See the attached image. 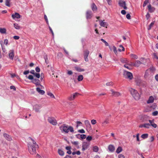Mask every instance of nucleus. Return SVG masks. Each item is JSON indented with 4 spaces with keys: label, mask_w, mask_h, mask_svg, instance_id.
<instances>
[{
    "label": "nucleus",
    "mask_w": 158,
    "mask_h": 158,
    "mask_svg": "<svg viewBox=\"0 0 158 158\" xmlns=\"http://www.w3.org/2000/svg\"><path fill=\"white\" fill-rule=\"evenodd\" d=\"M30 142L28 143V151L31 154L34 155L36 153V148H39L38 145L33 139L29 137L28 138Z\"/></svg>",
    "instance_id": "1"
},
{
    "label": "nucleus",
    "mask_w": 158,
    "mask_h": 158,
    "mask_svg": "<svg viewBox=\"0 0 158 158\" xmlns=\"http://www.w3.org/2000/svg\"><path fill=\"white\" fill-rule=\"evenodd\" d=\"M59 128L62 132H64L66 133H68L69 131L73 133L74 131L73 128L72 126H69L65 124H63L59 127Z\"/></svg>",
    "instance_id": "2"
},
{
    "label": "nucleus",
    "mask_w": 158,
    "mask_h": 158,
    "mask_svg": "<svg viewBox=\"0 0 158 158\" xmlns=\"http://www.w3.org/2000/svg\"><path fill=\"white\" fill-rule=\"evenodd\" d=\"M129 91L132 97L135 100H138L139 99L140 95L137 90L131 88L129 89Z\"/></svg>",
    "instance_id": "3"
},
{
    "label": "nucleus",
    "mask_w": 158,
    "mask_h": 158,
    "mask_svg": "<svg viewBox=\"0 0 158 158\" xmlns=\"http://www.w3.org/2000/svg\"><path fill=\"white\" fill-rule=\"evenodd\" d=\"M26 77L29 80H32V82L35 84L36 86L40 85V81L37 79H34L33 76L29 75L28 77L26 76Z\"/></svg>",
    "instance_id": "4"
},
{
    "label": "nucleus",
    "mask_w": 158,
    "mask_h": 158,
    "mask_svg": "<svg viewBox=\"0 0 158 158\" xmlns=\"http://www.w3.org/2000/svg\"><path fill=\"white\" fill-rule=\"evenodd\" d=\"M123 75L125 78H128L130 80H131L133 78L132 74L127 71H124Z\"/></svg>",
    "instance_id": "5"
},
{
    "label": "nucleus",
    "mask_w": 158,
    "mask_h": 158,
    "mask_svg": "<svg viewBox=\"0 0 158 158\" xmlns=\"http://www.w3.org/2000/svg\"><path fill=\"white\" fill-rule=\"evenodd\" d=\"M48 120L49 123L53 125H56L57 124L56 120L53 117H48Z\"/></svg>",
    "instance_id": "6"
},
{
    "label": "nucleus",
    "mask_w": 158,
    "mask_h": 158,
    "mask_svg": "<svg viewBox=\"0 0 158 158\" xmlns=\"http://www.w3.org/2000/svg\"><path fill=\"white\" fill-rule=\"evenodd\" d=\"M118 4L120 6L123 7L124 9L127 10V8L126 6V3L125 1L122 0H119Z\"/></svg>",
    "instance_id": "7"
},
{
    "label": "nucleus",
    "mask_w": 158,
    "mask_h": 158,
    "mask_svg": "<svg viewBox=\"0 0 158 158\" xmlns=\"http://www.w3.org/2000/svg\"><path fill=\"white\" fill-rule=\"evenodd\" d=\"M79 95V94L77 93H75L72 94H71L70 96H69L68 98V99L69 101L73 100Z\"/></svg>",
    "instance_id": "8"
},
{
    "label": "nucleus",
    "mask_w": 158,
    "mask_h": 158,
    "mask_svg": "<svg viewBox=\"0 0 158 158\" xmlns=\"http://www.w3.org/2000/svg\"><path fill=\"white\" fill-rule=\"evenodd\" d=\"M89 53V51L87 50H85L84 51V58L86 62H87L89 60L88 57Z\"/></svg>",
    "instance_id": "9"
},
{
    "label": "nucleus",
    "mask_w": 158,
    "mask_h": 158,
    "mask_svg": "<svg viewBox=\"0 0 158 158\" xmlns=\"http://www.w3.org/2000/svg\"><path fill=\"white\" fill-rule=\"evenodd\" d=\"M142 62L139 60H136L134 63L131 62V65L134 66L135 67H138L142 64Z\"/></svg>",
    "instance_id": "10"
},
{
    "label": "nucleus",
    "mask_w": 158,
    "mask_h": 158,
    "mask_svg": "<svg viewBox=\"0 0 158 158\" xmlns=\"http://www.w3.org/2000/svg\"><path fill=\"white\" fill-rule=\"evenodd\" d=\"M93 16V14L92 11L87 10L86 13V18L87 19H91Z\"/></svg>",
    "instance_id": "11"
},
{
    "label": "nucleus",
    "mask_w": 158,
    "mask_h": 158,
    "mask_svg": "<svg viewBox=\"0 0 158 158\" xmlns=\"http://www.w3.org/2000/svg\"><path fill=\"white\" fill-rule=\"evenodd\" d=\"M41 108V106L40 105L36 104L33 106V109L36 112L39 111V110Z\"/></svg>",
    "instance_id": "12"
},
{
    "label": "nucleus",
    "mask_w": 158,
    "mask_h": 158,
    "mask_svg": "<svg viewBox=\"0 0 158 158\" xmlns=\"http://www.w3.org/2000/svg\"><path fill=\"white\" fill-rule=\"evenodd\" d=\"M111 94L115 97H118L121 95V94L118 92L114 91L113 89L110 90Z\"/></svg>",
    "instance_id": "13"
},
{
    "label": "nucleus",
    "mask_w": 158,
    "mask_h": 158,
    "mask_svg": "<svg viewBox=\"0 0 158 158\" xmlns=\"http://www.w3.org/2000/svg\"><path fill=\"white\" fill-rule=\"evenodd\" d=\"M89 144L87 143H84L82 144L81 150L82 151H84L86 150L89 147Z\"/></svg>",
    "instance_id": "14"
},
{
    "label": "nucleus",
    "mask_w": 158,
    "mask_h": 158,
    "mask_svg": "<svg viewBox=\"0 0 158 158\" xmlns=\"http://www.w3.org/2000/svg\"><path fill=\"white\" fill-rule=\"evenodd\" d=\"M3 136L8 141H10L12 140V138L11 136L7 134H4Z\"/></svg>",
    "instance_id": "15"
},
{
    "label": "nucleus",
    "mask_w": 158,
    "mask_h": 158,
    "mask_svg": "<svg viewBox=\"0 0 158 158\" xmlns=\"http://www.w3.org/2000/svg\"><path fill=\"white\" fill-rule=\"evenodd\" d=\"M9 58L11 60H13L14 57V51L13 50H10L9 54Z\"/></svg>",
    "instance_id": "16"
},
{
    "label": "nucleus",
    "mask_w": 158,
    "mask_h": 158,
    "mask_svg": "<svg viewBox=\"0 0 158 158\" xmlns=\"http://www.w3.org/2000/svg\"><path fill=\"white\" fill-rule=\"evenodd\" d=\"M11 16L14 19L15 18L19 19L20 18V15L18 13H15V14H12Z\"/></svg>",
    "instance_id": "17"
},
{
    "label": "nucleus",
    "mask_w": 158,
    "mask_h": 158,
    "mask_svg": "<svg viewBox=\"0 0 158 158\" xmlns=\"http://www.w3.org/2000/svg\"><path fill=\"white\" fill-rule=\"evenodd\" d=\"M108 149L111 152H113L115 150V147L112 145H110L108 146Z\"/></svg>",
    "instance_id": "18"
},
{
    "label": "nucleus",
    "mask_w": 158,
    "mask_h": 158,
    "mask_svg": "<svg viewBox=\"0 0 158 158\" xmlns=\"http://www.w3.org/2000/svg\"><path fill=\"white\" fill-rule=\"evenodd\" d=\"M149 122L150 124V126H152L153 127L156 128L157 127V125L154 123V120H149Z\"/></svg>",
    "instance_id": "19"
},
{
    "label": "nucleus",
    "mask_w": 158,
    "mask_h": 158,
    "mask_svg": "<svg viewBox=\"0 0 158 158\" xmlns=\"http://www.w3.org/2000/svg\"><path fill=\"white\" fill-rule=\"evenodd\" d=\"M154 100V98L152 96H151L149 97L148 100L147 101V103L149 104L152 103L153 102Z\"/></svg>",
    "instance_id": "20"
},
{
    "label": "nucleus",
    "mask_w": 158,
    "mask_h": 158,
    "mask_svg": "<svg viewBox=\"0 0 158 158\" xmlns=\"http://www.w3.org/2000/svg\"><path fill=\"white\" fill-rule=\"evenodd\" d=\"M148 7L149 11L151 13L154 12L155 10V8L153 7H152L150 4L148 5Z\"/></svg>",
    "instance_id": "21"
},
{
    "label": "nucleus",
    "mask_w": 158,
    "mask_h": 158,
    "mask_svg": "<svg viewBox=\"0 0 158 158\" xmlns=\"http://www.w3.org/2000/svg\"><path fill=\"white\" fill-rule=\"evenodd\" d=\"M91 8L92 10L94 11H97V7L94 3H93L91 5Z\"/></svg>",
    "instance_id": "22"
},
{
    "label": "nucleus",
    "mask_w": 158,
    "mask_h": 158,
    "mask_svg": "<svg viewBox=\"0 0 158 158\" xmlns=\"http://www.w3.org/2000/svg\"><path fill=\"white\" fill-rule=\"evenodd\" d=\"M36 91L40 94L42 95L44 94L45 93L44 90L40 89V88L37 87L36 88Z\"/></svg>",
    "instance_id": "23"
},
{
    "label": "nucleus",
    "mask_w": 158,
    "mask_h": 158,
    "mask_svg": "<svg viewBox=\"0 0 158 158\" xmlns=\"http://www.w3.org/2000/svg\"><path fill=\"white\" fill-rule=\"evenodd\" d=\"M100 25L101 26L105 27L106 26V28H107V26L108 25V23L106 22H104L103 21H102L100 23Z\"/></svg>",
    "instance_id": "24"
},
{
    "label": "nucleus",
    "mask_w": 158,
    "mask_h": 158,
    "mask_svg": "<svg viewBox=\"0 0 158 158\" xmlns=\"http://www.w3.org/2000/svg\"><path fill=\"white\" fill-rule=\"evenodd\" d=\"M75 68L77 71L79 72H83L85 71V69H81V68L78 67H75Z\"/></svg>",
    "instance_id": "25"
},
{
    "label": "nucleus",
    "mask_w": 158,
    "mask_h": 158,
    "mask_svg": "<svg viewBox=\"0 0 158 158\" xmlns=\"http://www.w3.org/2000/svg\"><path fill=\"white\" fill-rule=\"evenodd\" d=\"M150 127V125L149 123H145L143 125L141 126H140V127H144L145 128H149V127Z\"/></svg>",
    "instance_id": "26"
},
{
    "label": "nucleus",
    "mask_w": 158,
    "mask_h": 158,
    "mask_svg": "<svg viewBox=\"0 0 158 158\" xmlns=\"http://www.w3.org/2000/svg\"><path fill=\"white\" fill-rule=\"evenodd\" d=\"M0 32L2 34H6V29L5 28H0Z\"/></svg>",
    "instance_id": "27"
},
{
    "label": "nucleus",
    "mask_w": 158,
    "mask_h": 158,
    "mask_svg": "<svg viewBox=\"0 0 158 158\" xmlns=\"http://www.w3.org/2000/svg\"><path fill=\"white\" fill-rule=\"evenodd\" d=\"M148 134L145 133L142 134L141 136V137L143 139L147 138L148 137Z\"/></svg>",
    "instance_id": "28"
},
{
    "label": "nucleus",
    "mask_w": 158,
    "mask_h": 158,
    "mask_svg": "<svg viewBox=\"0 0 158 158\" xmlns=\"http://www.w3.org/2000/svg\"><path fill=\"white\" fill-rule=\"evenodd\" d=\"M58 153L61 156H63L64 155V152L61 149H58Z\"/></svg>",
    "instance_id": "29"
},
{
    "label": "nucleus",
    "mask_w": 158,
    "mask_h": 158,
    "mask_svg": "<svg viewBox=\"0 0 158 158\" xmlns=\"http://www.w3.org/2000/svg\"><path fill=\"white\" fill-rule=\"evenodd\" d=\"M93 151L95 152H98V148L97 146H95L93 147Z\"/></svg>",
    "instance_id": "30"
},
{
    "label": "nucleus",
    "mask_w": 158,
    "mask_h": 158,
    "mask_svg": "<svg viewBox=\"0 0 158 158\" xmlns=\"http://www.w3.org/2000/svg\"><path fill=\"white\" fill-rule=\"evenodd\" d=\"M130 64H129L127 63H126V64L124 65V66L126 68L130 70L131 69V67H129V66H131Z\"/></svg>",
    "instance_id": "31"
},
{
    "label": "nucleus",
    "mask_w": 158,
    "mask_h": 158,
    "mask_svg": "<svg viewBox=\"0 0 158 158\" xmlns=\"http://www.w3.org/2000/svg\"><path fill=\"white\" fill-rule=\"evenodd\" d=\"M14 26L15 28L16 29H19L20 28V27L17 23H14Z\"/></svg>",
    "instance_id": "32"
},
{
    "label": "nucleus",
    "mask_w": 158,
    "mask_h": 158,
    "mask_svg": "<svg viewBox=\"0 0 158 158\" xmlns=\"http://www.w3.org/2000/svg\"><path fill=\"white\" fill-rule=\"evenodd\" d=\"M122 151V148L121 147H118L116 150V152L117 153H119Z\"/></svg>",
    "instance_id": "33"
},
{
    "label": "nucleus",
    "mask_w": 158,
    "mask_h": 158,
    "mask_svg": "<svg viewBox=\"0 0 158 158\" xmlns=\"http://www.w3.org/2000/svg\"><path fill=\"white\" fill-rule=\"evenodd\" d=\"M10 0H6L5 1V5L6 6L10 7Z\"/></svg>",
    "instance_id": "34"
},
{
    "label": "nucleus",
    "mask_w": 158,
    "mask_h": 158,
    "mask_svg": "<svg viewBox=\"0 0 158 158\" xmlns=\"http://www.w3.org/2000/svg\"><path fill=\"white\" fill-rule=\"evenodd\" d=\"M119 47L121 48L118 49V51L119 52H121L122 51H125V48H124V47H123V46H122V45H120L119 46Z\"/></svg>",
    "instance_id": "35"
},
{
    "label": "nucleus",
    "mask_w": 158,
    "mask_h": 158,
    "mask_svg": "<svg viewBox=\"0 0 158 158\" xmlns=\"http://www.w3.org/2000/svg\"><path fill=\"white\" fill-rule=\"evenodd\" d=\"M83 77L82 75L79 76L77 78V80L78 81H80L83 80Z\"/></svg>",
    "instance_id": "36"
},
{
    "label": "nucleus",
    "mask_w": 158,
    "mask_h": 158,
    "mask_svg": "<svg viewBox=\"0 0 158 158\" xmlns=\"http://www.w3.org/2000/svg\"><path fill=\"white\" fill-rule=\"evenodd\" d=\"M130 56L133 59H137L138 58V56L135 54H131Z\"/></svg>",
    "instance_id": "37"
},
{
    "label": "nucleus",
    "mask_w": 158,
    "mask_h": 158,
    "mask_svg": "<svg viewBox=\"0 0 158 158\" xmlns=\"http://www.w3.org/2000/svg\"><path fill=\"white\" fill-rule=\"evenodd\" d=\"M120 61L123 63H127V60L126 59L123 58V59H120Z\"/></svg>",
    "instance_id": "38"
},
{
    "label": "nucleus",
    "mask_w": 158,
    "mask_h": 158,
    "mask_svg": "<svg viewBox=\"0 0 158 158\" xmlns=\"http://www.w3.org/2000/svg\"><path fill=\"white\" fill-rule=\"evenodd\" d=\"M154 22H152L150 24L149 27L148 28V30H150L151 29V28L152 27H153V25H154Z\"/></svg>",
    "instance_id": "39"
},
{
    "label": "nucleus",
    "mask_w": 158,
    "mask_h": 158,
    "mask_svg": "<svg viewBox=\"0 0 158 158\" xmlns=\"http://www.w3.org/2000/svg\"><path fill=\"white\" fill-rule=\"evenodd\" d=\"M44 59H45V63H46V64H48V58H47V55H45L44 56Z\"/></svg>",
    "instance_id": "40"
},
{
    "label": "nucleus",
    "mask_w": 158,
    "mask_h": 158,
    "mask_svg": "<svg viewBox=\"0 0 158 158\" xmlns=\"http://www.w3.org/2000/svg\"><path fill=\"white\" fill-rule=\"evenodd\" d=\"M48 95L49 96H50L52 98H55V97L51 93H50V92L48 93Z\"/></svg>",
    "instance_id": "41"
},
{
    "label": "nucleus",
    "mask_w": 158,
    "mask_h": 158,
    "mask_svg": "<svg viewBox=\"0 0 158 158\" xmlns=\"http://www.w3.org/2000/svg\"><path fill=\"white\" fill-rule=\"evenodd\" d=\"M76 123H77V125L76 126V127L77 128H78L79 126L82 125V123L80 121H77Z\"/></svg>",
    "instance_id": "42"
},
{
    "label": "nucleus",
    "mask_w": 158,
    "mask_h": 158,
    "mask_svg": "<svg viewBox=\"0 0 158 158\" xmlns=\"http://www.w3.org/2000/svg\"><path fill=\"white\" fill-rule=\"evenodd\" d=\"M101 40L105 44V45L106 46H108L109 44L105 40H104L103 39H102Z\"/></svg>",
    "instance_id": "43"
},
{
    "label": "nucleus",
    "mask_w": 158,
    "mask_h": 158,
    "mask_svg": "<svg viewBox=\"0 0 158 158\" xmlns=\"http://www.w3.org/2000/svg\"><path fill=\"white\" fill-rule=\"evenodd\" d=\"M80 137L82 139H85L86 137V135L84 134L80 135Z\"/></svg>",
    "instance_id": "44"
},
{
    "label": "nucleus",
    "mask_w": 158,
    "mask_h": 158,
    "mask_svg": "<svg viewBox=\"0 0 158 158\" xmlns=\"http://www.w3.org/2000/svg\"><path fill=\"white\" fill-rule=\"evenodd\" d=\"M34 75L38 78H40V74L39 73H35Z\"/></svg>",
    "instance_id": "45"
},
{
    "label": "nucleus",
    "mask_w": 158,
    "mask_h": 158,
    "mask_svg": "<svg viewBox=\"0 0 158 158\" xmlns=\"http://www.w3.org/2000/svg\"><path fill=\"white\" fill-rule=\"evenodd\" d=\"M158 114V111H156L153 112L152 113V115L153 116H155L157 115Z\"/></svg>",
    "instance_id": "46"
},
{
    "label": "nucleus",
    "mask_w": 158,
    "mask_h": 158,
    "mask_svg": "<svg viewBox=\"0 0 158 158\" xmlns=\"http://www.w3.org/2000/svg\"><path fill=\"white\" fill-rule=\"evenodd\" d=\"M77 131L78 132L81 133H85V131L83 129L79 130H78Z\"/></svg>",
    "instance_id": "47"
},
{
    "label": "nucleus",
    "mask_w": 158,
    "mask_h": 158,
    "mask_svg": "<svg viewBox=\"0 0 158 158\" xmlns=\"http://www.w3.org/2000/svg\"><path fill=\"white\" fill-rule=\"evenodd\" d=\"M92 136H89L86 138V140L87 141H90L92 140Z\"/></svg>",
    "instance_id": "48"
},
{
    "label": "nucleus",
    "mask_w": 158,
    "mask_h": 158,
    "mask_svg": "<svg viewBox=\"0 0 158 158\" xmlns=\"http://www.w3.org/2000/svg\"><path fill=\"white\" fill-rule=\"evenodd\" d=\"M113 82H108L106 83V85L107 86H110L112 85H113Z\"/></svg>",
    "instance_id": "49"
},
{
    "label": "nucleus",
    "mask_w": 158,
    "mask_h": 158,
    "mask_svg": "<svg viewBox=\"0 0 158 158\" xmlns=\"http://www.w3.org/2000/svg\"><path fill=\"white\" fill-rule=\"evenodd\" d=\"M96 121L94 119L92 120L91 121V123L92 124H95L96 123Z\"/></svg>",
    "instance_id": "50"
},
{
    "label": "nucleus",
    "mask_w": 158,
    "mask_h": 158,
    "mask_svg": "<svg viewBox=\"0 0 158 158\" xmlns=\"http://www.w3.org/2000/svg\"><path fill=\"white\" fill-rule=\"evenodd\" d=\"M139 133L137 134L136 135L137 140L138 141H139Z\"/></svg>",
    "instance_id": "51"
},
{
    "label": "nucleus",
    "mask_w": 158,
    "mask_h": 158,
    "mask_svg": "<svg viewBox=\"0 0 158 158\" xmlns=\"http://www.w3.org/2000/svg\"><path fill=\"white\" fill-rule=\"evenodd\" d=\"M35 71L39 73L40 71V69L38 67H37L35 68Z\"/></svg>",
    "instance_id": "52"
},
{
    "label": "nucleus",
    "mask_w": 158,
    "mask_h": 158,
    "mask_svg": "<svg viewBox=\"0 0 158 158\" xmlns=\"http://www.w3.org/2000/svg\"><path fill=\"white\" fill-rule=\"evenodd\" d=\"M118 158H125L124 156L122 154H120L118 155Z\"/></svg>",
    "instance_id": "53"
},
{
    "label": "nucleus",
    "mask_w": 158,
    "mask_h": 158,
    "mask_svg": "<svg viewBox=\"0 0 158 158\" xmlns=\"http://www.w3.org/2000/svg\"><path fill=\"white\" fill-rule=\"evenodd\" d=\"M109 123V121L108 120H106L102 124L103 125H105L107 124H108Z\"/></svg>",
    "instance_id": "54"
},
{
    "label": "nucleus",
    "mask_w": 158,
    "mask_h": 158,
    "mask_svg": "<svg viewBox=\"0 0 158 158\" xmlns=\"http://www.w3.org/2000/svg\"><path fill=\"white\" fill-rule=\"evenodd\" d=\"M13 38L15 40H17L19 39V37L18 36H14L13 37Z\"/></svg>",
    "instance_id": "55"
},
{
    "label": "nucleus",
    "mask_w": 158,
    "mask_h": 158,
    "mask_svg": "<svg viewBox=\"0 0 158 158\" xmlns=\"http://www.w3.org/2000/svg\"><path fill=\"white\" fill-rule=\"evenodd\" d=\"M106 1H107V2H108V4L109 5H111V2H112L111 0H106Z\"/></svg>",
    "instance_id": "56"
},
{
    "label": "nucleus",
    "mask_w": 158,
    "mask_h": 158,
    "mask_svg": "<svg viewBox=\"0 0 158 158\" xmlns=\"http://www.w3.org/2000/svg\"><path fill=\"white\" fill-rule=\"evenodd\" d=\"M113 51L114 52V53H117V50H116V48L115 47V46H114L113 47Z\"/></svg>",
    "instance_id": "57"
},
{
    "label": "nucleus",
    "mask_w": 158,
    "mask_h": 158,
    "mask_svg": "<svg viewBox=\"0 0 158 158\" xmlns=\"http://www.w3.org/2000/svg\"><path fill=\"white\" fill-rule=\"evenodd\" d=\"M126 18L128 19H131V16L129 14H127L126 15Z\"/></svg>",
    "instance_id": "58"
},
{
    "label": "nucleus",
    "mask_w": 158,
    "mask_h": 158,
    "mask_svg": "<svg viewBox=\"0 0 158 158\" xmlns=\"http://www.w3.org/2000/svg\"><path fill=\"white\" fill-rule=\"evenodd\" d=\"M85 125L86 126V125L90 123L89 121L88 120H86L85 121Z\"/></svg>",
    "instance_id": "59"
},
{
    "label": "nucleus",
    "mask_w": 158,
    "mask_h": 158,
    "mask_svg": "<svg viewBox=\"0 0 158 158\" xmlns=\"http://www.w3.org/2000/svg\"><path fill=\"white\" fill-rule=\"evenodd\" d=\"M29 73V70H27V71H25L24 72H23V74L24 75H27V74H28V73Z\"/></svg>",
    "instance_id": "60"
},
{
    "label": "nucleus",
    "mask_w": 158,
    "mask_h": 158,
    "mask_svg": "<svg viewBox=\"0 0 158 158\" xmlns=\"http://www.w3.org/2000/svg\"><path fill=\"white\" fill-rule=\"evenodd\" d=\"M10 88L11 89H14L15 91L16 90V88L15 87V86H10Z\"/></svg>",
    "instance_id": "61"
},
{
    "label": "nucleus",
    "mask_w": 158,
    "mask_h": 158,
    "mask_svg": "<svg viewBox=\"0 0 158 158\" xmlns=\"http://www.w3.org/2000/svg\"><path fill=\"white\" fill-rule=\"evenodd\" d=\"M86 127L87 129L88 128L89 129L91 127V125L90 124V123H89V124L86 125Z\"/></svg>",
    "instance_id": "62"
},
{
    "label": "nucleus",
    "mask_w": 158,
    "mask_h": 158,
    "mask_svg": "<svg viewBox=\"0 0 158 158\" xmlns=\"http://www.w3.org/2000/svg\"><path fill=\"white\" fill-rule=\"evenodd\" d=\"M72 143L73 144L76 145H77L78 144V142L77 141L72 142Z\"/></svg>",
    "instance_id": "63"
},
{
    "label": "nucleus",
    "mask_w": 158,
    "mask_h": 158,
    "mask_svg": "<svg viewBox=\"0 0 158 158\" xmlns=\"http://www.w3.org/2000/svg\"><path fill=\"white\" fill-rule=\"evenodd\" d=\"M121 13L123 15H125L126 14V11L124 10H122L121 11Z\"/></svg>",
    "instance_id": "64"
}]
</instances>
